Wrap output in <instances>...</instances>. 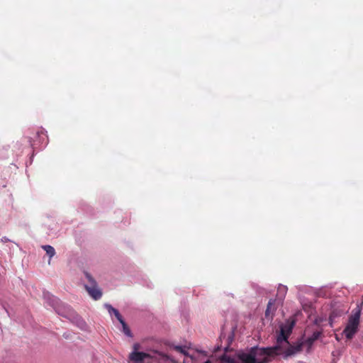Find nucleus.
I'll list each match as a JSON object with an SVG mask.
<instances>
[{"label": "nucleus", "mask_w": 363, "mask_h": 363, "mask_svg": "<svg viewBox=\"0 0 363 363\" xmlns=\"http://www.w3.org/2000/svg\"><path fill=\"white\" fill-rule=\"evenodd\" d=\"M43 250H45L46 253L49 257L51 258L55 254V250L53 247L50 245H43Z\"/></svg>", "instance_id": "obj_8"}, {"label": "nucleus", "mask_w": 363, "mask_h": 363, "mask_svg": "<svg viewBox=\"0 0 363 363\" xmlns=\"http://www.w3.org/2000/svg\"><path fill=\"white\" fill-rule=\"evenodd\" d=\"M359 318L360 310H358L354 314L350 316L348 323L343 330V333L345 334L347 339H352L357 332L358 326L359 324Z\"/></svg>", "instance_id": "obj_2"}, {"label": "nucleus", "mask_w": 363, "mask_h": 363, "mask_svg": "<svg viewBox=\"0 0 363 363\" xmlns=\"http://www.w3.org/2000/svg\"><path fill=\"white\" fill-rule=\"evenodd\" d=\"M239 359L242 363H266L265 361L257 360L254 355L252 348H251L249 353L242 352L238 355Z\"/></svg>", "instance_id": "obj_5"}, {"label": "nucleus", "mask_w": 363, "mask_h": 363, "mask_svg": "<svg viewBox=\"0 0 363 363\" xmlns=\"http://www.w3.org/2000/svg\"><path fill=\"white\" fill-rule=\"evenodd\" d=\"M322 335V332L321 331H315L313 333V335L308 337L303 342V344H306L308 347L310 348L313 342L317 340Z\"/></svg>", "instance_id": "obj_7"}, {"label": "nucleus", "mask_w": 363, "mask_h": 363, "mask_svg": "<svg viewBox=\"0 0 363 363\" xmlns=\"http://www.w3.org/2000/svg\"><path fill=\"white\" fill-rule=\"evenodd\" d=\"M85 277L89 281V284L85 285L86 290L94 300L100 299L102 296V293L98 287L96 281L88 272H85Z\"/></svg>", "instance_id": "obj_3"}, {"label": "nucleus", "mask_w": 363, "mask_h": 363, "mask_svg": "<svg viewBox=\"0 0 363 363\" xmlns=\"http://www.w3.org/2000/svg\"><path fill=\"white\" fill-rule=\"evenodd\" d=\"M115 315V317L117 318V320L120 322V323H121L122 322H123V321H124V320H123V318L122 315L120 314V313H119V312H116V315Z\"/></svg>", "instance_id": "obj_13"}, {"label": "nucleus", "mask_w": 363, "mask_h": 363, "mask_svg": "<svg viewBox=\"0 0 363 363\" xmlns=\"http://www.w3.org/2000/svg\"><path fill=\"white\" fill-rule=\"evenodd\" d=\"M106 308H107V310L110 314L113 313V314L116 315V312H119L117 309H116L115 308H113L112 306H111L109 304H106Z\"/></svg>", "instance_id": "obj_10"}, {"label": "nucleus", "mask_w": 363, "mask_h": 363, "mask_svg": "<svg viewBox=\"0 0 363 363\" xmlns=\"http://www.w3.org/2000/svg\"><path fill=\"white\" fill-rule=\"evenodd\" d=\"M274 301L271 299L269 300L268 304H267V309H266V311H265V315L266 316L269 315V313H270V311H271V307L273 305Z\"/></svg>", "instance_id": "obj_11"}, {"label": "nucleus", "mask_w": 363, "mask_h": 363, "mask_svg": "<svg viewBox=\"0 0 363 363\" xmlns=\"http://www.w3.org/2000/svg\"><path fill=\"white\" fill-rule=\"evenodd\" d=\"M138 347L139 345L138 344H135V350H137L138 349ZM149 357L150 355L145 352L134 351L130 354L129 359L130 361L134 362L135 363H143L144 359Z\"/></svg>", "instance_id": "obj_4"}, {"label": "nucleus", "mask_w": 363, "mask_h": 363, "mask_svg": "<svg viewBox=\"0 0 363 363\" xmlns=\"http://www.w3.org/2000/svg\"><path fill=\"white\" fill-rule=\"evenodd\" d=\"M288 345V348L284 351V357L287 358L291 355H294L302 350V347L303 345V342H299L296 344V345H290V344L284 343L282 349Z\"/></svg>", "instance_id": "obj_6"}, {"label": "nucleus", "mask_w": 363, "mask_h": 363, "mask_svg": "<svg viewBox=\"0 0 363 363\" xmlns=\"http://www.w3.org/2000/svg\"><path fill=\"white\" fill-rule=\"evenodd\" d=\"M294 325L295 320L293 319H289L284 324L280 325V330L277 332V345L275 346L266 348L252 347L255 357L257 360L265 361L266 363H268L269 357L280 354L282 350L283 344H289L288 339L292 333Z\"/></svg>", "instance_id": "obj_1"}, {"label": "nucleus", "mask_w": 363, "mask_h": 363, "mask_svg": "<svg viewBox=\"0 0 363 363\" xmlns=\"http://www.w3.org/2000/svg\"><path fill=\"white\" fill-rule=\"evenodd\" d=\"M204 363H211L210 360H206Z\"/></svg>", "instance_id": "obj_15"}, {"label": "nucleus", "mask_w": 363, "mask_h": 363, "mask_svg": "<svg viewBox=\"0 0 363 363\" xmlns=\"http://www.w3.org/2000/svg\"><path fill=\"white\" fill-rule=\"evenodd\" d=\"M121 324L122 325L123 333L127 336L131 337L132 336L131 331H130V328H128V325L126 324V323L125 321H123Z\"/></svg>", "instance_id": "obj_9"}, {"label": "nucleus", "mask_w": 363, "mask_h": 363, "mask_svg": "<svg viewBox=\"0 0 363 363\" xmlns=\"http://www.w3.org/2000/svg\"><path fill=\"white\" fill-rule=\"evenodd\" d=\"M175 350L185 355H187V353H186L185 349L184 347H182V346H176Z\"/></svg>", "instance_id": "obj_12"}, {"label": "nucleus", "mask_w": 363, "mask_h": 363, "mask_svg": "<svg viewBox=\"0 0 363 363\" xmlns=\"http://www.w3.org/2000/svg\"><path fill=\"white\" fill-rule=\"evenodd\" d=\"M278 291H279V292L286 293V288L285 286H279V287Z\"/></svg>", "instance_id": "obj_14"}]
</instances>
